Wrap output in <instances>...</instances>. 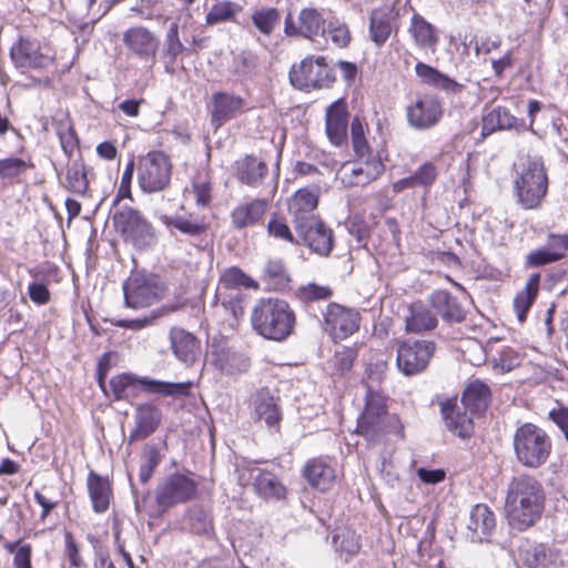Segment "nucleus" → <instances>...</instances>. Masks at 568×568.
<instances>
[{
	"instance_id": "1",
	"label": "nucleus",
	"mask_w": 568,
	"mask_h": 568,
	"mask_svg": "<svg viewBox=\"0 0 568 568\" xmlns=\"http://www.w3.org/2000/svg\"><path fill=\"white\" fill-rule=\"evenodd\" d=\"M545 505L542 485L532 476L515 477L508 486L506 507L509 521L519 530L532 526L541 516Z\"/></svg>"
},
{
	"instance_id": "2",
	"label": "nucleus",
	"mask_w": 568,
	"mask_h": 568,
	"mask_svg": "<svg viewBox=\"0 0 568 568\" xmlns=\"http://www.w3.org/2000/svg\"><path fill=\"white\" fill-rule=\"evenodd\" d=\"M251 325L261 337L284 342L293 333L296 316L291 305L282 298H260L251 311Z\"/></svg>"
},
{
	"instance_id": "3",
	"label": "nucleus",
	"mask_w": 568,
	"mask_h": 568,
	"mask_svg": "<svg viewBox=\"0 0 568 568\" xmlns=\"http://www.w3.org/2000/svg\"><path fill=\"white\" fill-rule=\"evenodd\" d=\"M514 192L523 209L536 210L541 206L548 192V175L541 158H519L515 163Z\"/></svg>"
},
{
	"instance_id": "4",
	"label": "nucleus",
	"mask_w": 568,
	"mask_h": 568,
	"mask_svg": "<svg viewBox=\"0 0 568 568\" xmlns=\"http://www.w3.org/2000/svg\"><path fill=\"white\" fill-rule=\"evenodd\" d=\"M357 429L368 442H379L383 436L393 434L404 438V425L396 414H388L385 398L368 392L364 410L357 418Z\"/></svg>"
},
{
	"instance_id": "5",
	"label": "nucleus",
	"mask_w": 568,
	"mask_h": 568,
	"mask_svg": "<svg viewBox=\"0 0 568 568\" xmlns=\"http://www.w3.org/2000/svg\"><path fill=\"white\" fill-rule=\"evenodd\" d=\"M513 443L518 463L531 469L542 466L548 460L552 449L549 435L545 429L532 423H525L517 427Z\"/></svg>"
},
{
	"instance_id": "6",
	"label": "nucleus",
	"mask_w": 568,
	"mask_h": 568,
	"mask_svg": "<svg viewBox=\"0 0 568 568\" xmlns=\"http://www.w3.org/2000/svg\"><path fill=\"white\" fill-rule=\"evenodd\" d=\"M139 384L149 393L171 397H185L191 393L193 382H164L150 377H138L130 373H122L113 376L109 382V389L114 400H128L131 396V388Z\"/></svg>"
},
{
	"instance_id": "7",
	"label": "nucleus",
	"mask_w": 568,
	"mask_h": 568,
	"mask_svg": "<svg viewBox=\"0 0 568 568\" xmlns=\"http://www.w3.org/2000/svg\"><path fill=\"white\" fill-rule=\"evenodd\" d=\"M112 223L125 242L138 248L150 246L155 241L151 223L136 209L126 205H112Z\"/></svg>"
},
{
	"instance_id": "8",
	"label": "nucleus",
	"mask_w": 568,
	"mask_h": 568,
	"mask_svg": "<svg viewBox=\"0 0 568 568\" xmlns=\"http://www.w3.org/2000/svg\"><path fill=\"white\" fill-rule=\"evenodd\" d=\"M172 162L163 151H150L138 161V184L143 193L165 190L171 182Z\"/></svg>"
},
{
	"instance_id": "9",
	"label": "nucleus",
	"mask_w": 568,
	"mask_h": 568,
	"mask_svg": "<svg viewBox=\"0 0 568 568\" xmlns=\"http://www.w3.org/2000/svg\"><path fill=\"white\" fill-rule=\"evenodd\" d=\"M288 77L294 88L305 92L328 88L335 80L324 57H306L291 68Z\"/></svg>"
},
{
	"instance_id": "10",
	"label": "nucleus",
	"mask_w": 568,
	"mask_h": 568,
	"mask_svg": "<svg viewBox=\"0 0 568 568\" xmlns=\"http://www.w3.org/2000/svg\"><path fill=\"white\" fill-rule=\"evenodd\" d=\"M326 19L323 12L316 8H303L297 21L288 13L284 21V33L288 37L300 36L308 39L315 49L325 50L326 40L323 36Z\"/></svg>"
},
{
	"instance_id": "11",
	"label": "nucleus",
	"mask_w": 568,
	"mask_h": 568,
	"mask_svg": "<svg viewBox=\"0 0 568 568\" xmlns=\"http://www.w3.org/2000/svg\"><path fill=\"white\" fill-rule=\"evenodd\" d=\"M124 305L129 308L140 310L159 302L163 296V287L160 286L153 275L135 273L122 285Z\"/></svg>"
},
{
	"instance_id": "12",
	"label": "nucleus",
	"mask_w": 568,
	"mask_h": 568,
	"mask_svg": "<svg viewBox=\"0 0 568 568\" xmlns=\"http://www.w3.org/2000/svg\"><path fill=\"white\" fill-rule=\"evenodd\" d=\"M385 171V165L376 154L356 158L341 165L336 175L345 187L365 186L377 180Z\"/></svg>"
},
{
	"instance_id": "13",
	"label": "nucleus",
	"mask_w": 568,
	"mask_h": 568,
	"mask_svg": "<svg viewBox=\"0 0 568 568\" xmlns=\"http://www.w3.org/2000/svg\"><path fill=\"white\" fill-rule=\"evenodd\" d=\"M197 493V481L191 473H173L156 488V501L161 507H171L192 500Z\"/></svg>"
},
{
	"instance_id": "14",
	"label": "nucleus",
	"mask_w": 568,
	"mask_h": 568,
	"mask_svg": "<svg viewBox=\"0 0 568 568\" xmlns=\"http://www.w3.org/2000/svg\"><path fill=\"white\" fill-rule=\"evenodd\" d=\"M435 353V343L430 341H406L398 346L396 363L406 376L422 373Z\"/></svg>"
},
{
	"instance_id": "15",
	"label": "nucleus",
	"mask_w": 568,
	"mask_h": 568,
	"mask_svg": "<svg viewBox=\"0 0 568 568\" xmlns=\"http://www.w3.org/2000/svg\"><path fill=\"white\" fill-rule=\"evenodd\" d=\"M361 315L353 308L329 303L323 312V329L333 339H345L359 328Z\"/></svg>"
},
{
	"instance_id": "16",
	"label": "nucleus",
	"mask_w": 568,
	"mask_h": 568,
	"mask_svg": "<svg viewBox=\"0 0 568 568\" xmlns=\"http://www.w3.org/2000/svg\"><path fill=\"white\" fill-rule=\"evenodd\" d=\"M300 244L305 245L311 252L326 257L334 247V232L321 217L311 220L304 225L294 229Z\"/></svg>"
},
{
	"instance_id": "17",
	"label": "nucleus",
	"mask_w": 568,
	"mask_h": 568,
	"mask_svg": "<svg viewBox=\"0 0 568 568\" xmlns=\"http://www.w3.org/2000/svg\"><path fill=\"white\" fill-rule=\"evenodd\" d=\"M406 115L412 128L427 130L438 123L443 108L435 95L425 94L407 106Z\"/></svg>"
},
{
	"instance_id": "18",
	"label": "nucleus",
	"mask_w": 568,
	"mask_h": 568,
	"mask_svg": "<svg viewBox=\"0 0 568 568\" xmlns=\"http://www.w3.org/2000/svg\"><path fill=\"white\" fill-rule=\"evenodd\" d=\"M134 428L129 443L143 440L156 432L162 422V410L152 402L138 404L134 408Z\"/></svg>"
},
{
	"instance_id": "19",
	"label": "nucleus",
	"mask_w": 568,
	"mask_h": 568,
	"mask_svg": "<svg viewBox=\"0 0 568 568\" xmlns=\"http://www.w3.org/2000/svg\"><path fill=\"white\" fill-rule=\"evenodd\" d=\"M123 43L134 55L151 62L155 61L159 47L158 38L144 27H132L123 33Z\"/></svg>"
},
{
	"instance_id": "20",
	"label": "nucleus",
	"mask_w": 568,
	"mask_h": 568,
	"mask_svg": "<svg viewBox=\"0 0 568 568\" xmlns=\"http://www.w3.org/2000/svg\"><path fill=\"white\" fill-rule=\"evenodd\" d=\"M244 99L229 92H215L211 98V123L215 130L244 110Z\"/></svg>"
},
{
	"instance_id": "21",
	"label": "nucleus",
	"mask_w": 568,
	"mask_h": 568,
	"mask_svg": "<svg viewBox=\"0 0 568 568\" xmlns=\"http://www.w3.org/2000/svg\"><path fill=\"white\" fill-rule=\"evenodd\" d=\"M495 527V514L487 505L477 504L471 508L467 523V537L471 541H488Z\"/></svg>"
},
{
	"instance_id": "22",
	"label": "nucleus",
	"mask_w": 568,
	"mask_h": 568,
	"mask_svg": "<svg viewBox=\"0 0 568 568\" xmlns=\"http://www.w3.org/2000/svg\"><path fill=\"white\" fill-rule=\"evenodd\" d=\"M466 410L456 399H446L440 403V413L447 429L460 438L470 437L474 430L473 419Z\"/></svg>"
},
{
	"instance_id": "23",
	"label": "nucleus",
	"mask_w": 568,
	"mask_h": 568,
	"mask_svg": "<svg viewBox=\"0 0 568 568\" xmlns=\"http://www.w3.org/2000/svg\"><path fill=\"white\" fill-rule=\"evenodd\" d=\"M169 337L171 349L176 359L186 366L193 365L200 354L199 338L180 327H172Z\"/></svg>"
},
{
	"instance_id": "24",
	"label": "nucleus",
	"mask_w": 568,
	"mask_h": 568,
	"mask_svg": "<svg viewBox=\"0 0 568 568\" xmlns=\"http://www.w3.org/2000/svg\"><path fill=\"white\" fill-rule=\"evenodd\" d=\"M318 204V196L315 191L300 189L295 192L288 203V211L292 216L294 229L306 224L311 220H317L315 214Z\"/></svg>"
},
{
	"instance_id": "25",
	"label": "nucleus",
	"mask_w": 568,
	"mask_h": 568,
	"mask_svg": "<svg viewBox=\"0 0 568 568\" xmlns=\"http://www.w3.org/2000/svg\"><path fill=\"white\" fill-rule=\"evenodd\" d=\"M10 58L16 68L22 72L29 69H42L49 63V58L39 51L37 43L23 39L12 45Z\"/></svg>"
},
{
	"instance_id": "26",
	"label": "nucleus",
	"mask_w": 568,
	"mask_h": 568,
	"mask_svg": "<svg viewBox=\"0 0 568 568\" xmlns=\"http://www.w3.org/2000/svg\"><path fill=\"white\" fill-rule=\"evenodd\" d=\"M233 168L235 178L253 189L261 186L268 173L266 163L252 154L236 160Z\"/></svg>"
},
{
	"instance_id": "27",
	"label": "nucleus",
	"mask_w": 568,
	"mask_h": 568,
	"mask_svg": "<svg viewBox=\"0 0 568 568\" xmlns=\"http://www.w3.org/2000/svg\"><path fill=\"white\" fill-rule=\"evenodd\" d=\"M278 400V397H275L267 388L256 392L253 398L254 413L257 419L275 430H278L282 419Z\"/></svg>"
},
{
	"instance_id": "28",
	"label": "nucleus",
	"mask_w": 568,
	"mask_h": 568,
	"mask_svg": "<svg viewBox=\"0 0 568 568\" xmlns=\"http://www.w3.org/2000/svg\"><path fill=\"white\" fill-rule=\"evenodd\" d=\"M429 303L444 322L460 323L466 317V311L459 300L446 290L433 292Z\"/></svg>"
},
{
	"instance_id": "29",
	"label": "nucleus",
	"mask_w": 568,
	"mask_h": 568,
	"mask_svg": "<svg viewBox=\"0 0 568 568\" xmlns=\"http://www.w3.org/2000/svg\"><path fill=\"white\" fill-rule=\"evenodd\" d=\"M501 130H526V123L523 119L513 115L505 106H496L483 116L481 134L490 135Z\"/></svg>"
},
{
	"instance_id": "30",
	"label": "nucleus",
	"mask_w": 568,
	"mask_h": 568,
	"mask_svg": "<svg viewBox=\"0 0 568 568\" xmlns=\"http://www.w3.org/2000/svg\"><path fill=\"white\" fill-rule=\"evenodd\" d=\"M348 113L345 105L334 102L326 111L325 131L328 140L335 146L343 145L347 140Z\"/></svg>"
},
{
	"instance_id": "31",
	"label": "nucleus",
	"mask_w": 568,
	"mask_h": 568,
	"mask_svg": "<svg viewBox=\"0 0 568 568\" xmlns=\"http://www.w3.org/2000/svg\"><path fill=\"white\" fill-rule=\"evenodd\" d=\"M491 400V392L487 384L479 379L470 382L463 392L462 406L471 415H481Z\"/></svg>"
},
{
	"instance_id": "32",
	"label": "nucleus",
	"mask_w": 568,
	"mask_h": 568,
	"mask_svg": "<svg viewBox=\"0 0 568 568\" xmlns=\"http://www.w3.org/2000/svg\"><path fill=\"white\" fill-rule=\"evenodd\" d=\"M415 72L424 84L446 93H459L464 89L463 84L424 62L416 63Z\"/></svg>"
},
{
	"instance_id": "33",
	"label": "nucleus",
	"mask_w": 568,
	"mask_h": 568,
	"mask_svg": "<svg viewBox=\"0 0 568 568\" xmlns=\"http://www.w3.org/2000/svg\"><path fill=\"white\" fill-rule=\"evenodd\" d=\"M87 487L93 511L97 514L105 513L112 497V486L109 478L91 470L87 478Z\"/></svg>"
},
{
	"instance_id": "34",
	"label": "nucleus",
	"mask_w": 568,
	"mask_h": 568,
	"mask_svg": "<svg viewBox=\"0 0 568 568\" xmlns=\"http://www.w3.org/2000/svg\"><path fill=\"white\" fill-rule=\"evenodd\" d=\"M267 209V201L255 199L234 207L231 212V222L236 230H243L257 224Z\"/></svg>"
},
{
	"instance_id": "35",
	"label": "nucleus",
	"mask_w": 568,
	"mask_h": 568,
	"mask_svg": "<svg viewBox=\"0 0 568 568\" xmlns=\"http://www.w3.org/2000/svg\"><path fill=\"white\" fill-rule=\"evenodd\" d=\"M303 474L307 483L321 491L328 490L336 478L334 468L322 458L310 459Z\"/></svg>"
},
{
	"instance_id": "36",
	"label": "nucleus",
	"mask_w": 568,
	"mask_h": 568,
	"mask_svg": "<svg viewBox=\"0 0 568 568\" xmlns=\"http://www.w3.org/2000/svg\"><path fill=\"white\" fill-rule=\"evenodd\" d=\"M408 32L419 49L435 51L439 41L436 28L419 13L410 18Z\"/></svg>"
},
{
	"instance_id": "37",
	"label": "nucleus",
	"mask_w": 568,
	"mask_h": 568,
	"mask_svg": "<svg viewBox=\"0 0 568 568\" xmlns=\"http://www.w3.org/2000/svg\"><path fill=\"white\" fill-rule=\"evenodd\" d=\"M519 558L529 568H544L554 564L557 558V551L545 545L536 542H526L519 548Z\"/></svg>"
},
{
	"instance_id": "38",
	"label": "nucleus",
	"mask_w": 568,
	"mask_h": 568,
	"mask_svg": "<svg viewBox=\"0 0 568 568\" xmlns=\"http://www.w3.org/2000/svg\"><path fill=\"white\" fill-rule=\"evenodd\" d=\"M393 9L384 6L372 11L369 18V38L377 45L382 47L392 33Z\"/></svg>"
},
{
	"instance_id": "39",
	"label": "nucleus",
	"mask_w": 568,
	"mask_h": 568,
	"mask_svg": "<svg viewBox=\"0 0 568 568\" xmlns=\"http://www.w3.org/2000/svg\"><path fill=\"white\" fill-rule=\"evenodd\" d=\"M185 50V47L180 40L179 24L172 22L165 34L164 49L161 54V60L166 73L173 75L176 72L175 62L178 57Z\"/></svg>"
},
{
	"instance_id": "40",
	"label": "nucleus",
	"mask_w": 568,
	"mask_h": 568,
	"mask_svg": "<svg viewBox=\"0 0 568 568\" xmlns=\"http://www.w3.org/2000/svg\"><path fill=\"white\" fill-rule=\"evenodd\" d=\"M438 321L422 303H414L409 307V315L406 317V329L410 333H424L437 327Z\"/></svg>"
},
{
	"instance_id": "41",
	"label": "nucleus",
	"mask_w": 568,
	"mask_h": 568,
	"mask_svg": "<svg viewBox=\"0 0 568 568\" xmlns=\"http://www.w3.org/2000/svg\"><path fill=\"white\" fill-rule=\"evenodd\" d=\"M160 221L168 229H175L187 236H200L206 232L204 220L192 214L173 216L163 214Z\"/></svg>"
},
{
	"instance_id": "42",
	"label": "nucleus",
	"mask_w": 568,
	"mask_h": 568,
	"mask_svg": "<svg viewBox=\"0 0 568 568\" xmlns=\"http://www.w3.org/2000/svg\"><path fill=\"white\" fill-rule=\"evenodd\" d=\"M256 470L257 474L254 477V488L256 493L264 499L280 500L284 498L286 488L276 475L267 470Z\"/></svg>"
},
{
	"instance_id": "43",
	"label": "nucleus",
	"mask_w": 568,
	"mask_h": 568,
	"mask_svg": "<svg viewBox=\"0 0 568 568\" xmlns=\"http://www.w3.org/2000/svg\"><path fill=\"white\" fill-rule=\"evenodd\" d=\"M179 308L180 305L176 303L165 304L161 307L152 310L148 316L133 320H111V324L120 328L141 331L148 326L153 325L160 317L168 316L169 314L176 312Z\"/></svg>"
},
{
	"instance_id": "44",
	"label": "nucleus",
	"mask_w": 568,
	"mask_h": 568,
	"mask_svg": "<svg viewBox=\"0 0 568 568\" xmlns=\"http://www.w3.org/2000/svg\"><path fill=\"white\" fill-rule=\"evenodd\" d=\"M539 284L540 274L534 273L529 276L525 288L515 296L514 308L518 321L521 323L526 320L527 313L537 297Z\"/></svg>"
},
{
	"instance_id": "45",
	"label": "nucleus",
	"mask_w": 568,
	"mask_h": 568,
	"mask_svg": "<svg viewBox=\"0 0 568 568\" xmlns=\"http://www.w3.org/2000/svg\"><path fill=\"white\" fill-rule=\"evenodd\" d=\"M55 133L59 138L61 149L68 159H71L79 148V138L68 115L53 119Z\"/></svg>"
},
{
	"instance_id": "46",
	"label": "nucleus",
	"mask_w": 568,
	"mask_h": 568,
	"mask_svg": "<svg viewBox=\"0 0 568 568\" xmlns=\"http://www.w3.org/2000/svg\"><path fill=\"white\" fill-rule=\"evenodd\" d=\"M323 36L326 40V49L328 48L329 42L333 44L334 48H346L348 47L352 40L348 26L344 21L335 17L326 21Z\"/></svg>"
},
{
	"instance_id": "47",
	"label": "nucleus",
	"mask_w": 568,
	"mask_h": 568,
	"mask_svg": "<svg viewBox=\"0 0 568 568\" xmlns=\"http://www.w3.org/2000/svg\"><path fill=\"white\" fill-rule=\"evenodd\" d=\"M268 290L283 292L288 287L290 276L281 260L268 261L262 276Z\"/></svg>"
},
{
	"instance_id": "48",
	"label": "nucleus",
	"mask_w": 568,
	"mask_h": 568,
	"mask_svg": "<svg viewBox=\"0 0 568 568\" xmlns=\"http://www.w3.org/2000/svg\"><path fill=\"white\" fill-rule=\"evenodd\" d=\"M242 11V6L231 0H219L210 8L205 16V22L209 26H215L233 21L237 13Z\"/></svg>"
},
{
	"instance_id": "49",
	"label": "nucleus",
	"mask_w": 568,
	"mask_h": 568,
	"mask_svg": "<svg viewBox=\"0 0 568 568\" xmlns=\"http://www.w3.org/2000/svg\"><path fill=\"white\" fill-rule=\"evenodd\" d=\"M64 187L80 196H84L89 190V181L84 170V164L73 161L67 169Z\"/></svg>"
},
{
	"instance_id": "50",
	"label": "nucleus",
	"mask_w": 568,
	"mask_h": 568,
	"mask_svg": "<svg viewBox=\"0 0 568 568\" xmlns=\"http://www.w3.org/2000/svg\"><path fill=\"white\" fill-rule=\"evenodd\" d=\"M230 71L241 81L252 79L257 71V57L250 51H242L234 55Z\"/></svg>"
},
{
	"instance_id": "51",
	"label": "nucleus",
	"mask_w": 568,
	"mask_h": 568,
	"mask_svg": "<svg viewBox=\"0 0 568 568\" xmlns=\"http://www.w3.org/2000/svg\"><path fill=\"white\" fill-rule=\"evenodd\" d=\"M253 26L265 36L272 34L280 24L281 14L276 8H261L252 13Z\"/></svg>"
},
{
	"instance_id": "52",
	"label": "nucleus",
	"mask_w": 568,
	"mask_h": 568,
	"mask_svg": "<svg viewBox=\"0 0 568 568\" xmlns=\"http://www.w3.org/2000/svg\"><path fill=\"white\" fill-rule=\"evenodd\" d=\"M190 529L195 535L212 537L214 535V526L212 516L202 507H193L189 510Z\"/></svg>"
},
{
	"instance_id": "53",
	"label": "nucleus",
	"mask_w": 568,
	"mask_h": 568,
	"mask_svg": "<svg viewBox=\"0 0 568 568\" xmlns=\"http://www.w3.org/2000/svg\"><path fill=\"white\" fill-rule=\"evenodd\" d=\"M222 285L226 288H254L258 287L256 281H254L251 276L244 273L240 267L232 266L226 268L220 278Z\"/></svg>"
},
{
	"instance_id": "54",
	"label": "nucleus",
	"mask_w": 568,
	"mask_h": 568,
	"mask_svg": "<svg viewBox=\"0 0 568 568\" xmlns=\"http://www.w3.org/2000/svg\"><path fill=\"white\" fill-rule=\"evenodd\" d=\"M33 165L21 158L9 156L0 159V180L12 183Z\"/></svg>"
},
{
	"instance_id": "55",
	"label": "nucleus",
	"mask_w": 568,
	"mask_h": 568,
	"mask_svg": "<svg viewBox=\"0 0 568 568\" xmlns=\"http://www.w3.org/2000/svg\"><path fill=\"white\" fill-rule=\"evenodd\" d=\"M160 462L161 455L159 449L154 445H146L141 455V464L139 469V478L141 483L145 484L151 479Z\"/></svg>"
},
{
	"instance_id": "56",
	"label": "nucleus",
	"mask_w": 568,
	"mask_h": 568,
	"mask_svg": "<svg viewBox=\"0 0 568 568\" xmlns=\"http://www.w3.org/2000/svg\"><path fill=\"white\" fill-rule=\"evenodd\" d=\"M267 233L277 241H284L293 245H300L297 235H294L286 221L274 214L267 223Z\"/></svg>"
},
{
	"instance_id": "57",
	"label": "nucleus",
	"mask_w": 568,
	"mask_h": 568,
	"mask_svg": "<svg viewBox=\"0 0 568 568\" xmlns=\"http://www.w3.org/2000/svg\"><path fill=\"white\" fill-rule=\"evenodd\" d=\"M565 257V254L559 251H549L548 248H538L530 252L526 256L525 266L539 267L550 263L558 262Z\"/></svg>"
},
{
	"instance_id": "58",
	"label": "nucleus",
	"mask_w": 568,
	"mask_h": 568,
	"mask_svg": "<svg viewBox=\"0 0 568 568\" xmlns=\"http://www.w3.org/2000/svg\"><path fill=\"white\" fill-rule=\"evenodd\" d=\"M356 358V351L351 347H342L341 351H336L332 359L333 366L339 375L348 373Z\"/></svg>"
},
{
	"instance_id": "59",
	"label": "nucleus",
	"mask_w": 568,
	"mask_h": 568,
	"mask_svg": "<svg viewBox=\"0 0 568 568\" xmlns=\"http://www.w3.org/2000/svg\"><path fill=\"white\" fill-rule=\"evenodd\" d=\"M134 160H130L122 173L118 193L113 199L112 205L120 204L123 199H131V183L134 174Z\"/></svg>"
},
{
	"instance_id": "60",
	"label": "nucleus",
	"mask_w": 568,
	"mask_h": 568,
	"mask_svg": "<svg viewBox=\"0 0 568 568\" xmlns=\"http://www.w3.org/2000/svg\"><path fill=\"white\" fill-rule=\"evenodd\" d=\"M437 168L432 162H424L413 173L417 185L423 189H429L437 179Z\"/></svg>"
},
{
	"instance_id": "61",
	"label": "nucleus",
	"mask_w": 568,
	"mask_h": 568,
	"mask_svg": "<svg viewBox=\"0 0 568 568\" xmlns=\"http://www.w3.org/2000/svg\"><path fill=\"white\" fill-rule=\"evenodd\" d=\"M298 297L304 302L326 300L332 295V291L327 286H321L315 283L301 286L297 293Z\"/></svg>"
},
{
	"instance_id": "62",
	"label": "nucleus",
	"mask_w": 568,
	"mask_h": 568,
	"mask_svg": "<svg viewBox=\"0 0 568 568\" xmlns=\"http://www.w3.org/2000/svg\"><path fill=\"white\" fill-rule=\"evenodd\" d=\"M28 295L36 305H45L50 301V291L42 282L33 281L28 286Z\"/></svg>"
},
{
	"instance_id": "63",
	"label": "nucleus",
	"mask_w": 568,
	"mask_h": 568,
	"mask_svg": "<svg viewBox=\"0 0 568 568\" xmlns=\"http://www.w3.org/2000/svg\"><path fill=\"white\" fill-rule=\"evenodd\" d=\"M548 417L562 432L568 442V407L560 406L558 408H552L548 413Z\"/></svg>"
},
{
	"instance_id": "64",
	"label": "nucleus",
	"mask_w": 568,
	"mask_h": 568,
	"mask_svg": "<svg viewBox=\"0 0 568 568\" xmlns=\"http://www.w3.org/2000/svg\"><path fill=\"white\" fill-rule=\"evenodd\" d=\"M32 547L30 544L21 545L14 552V568H32L31 565Z\"/></svg>"
}]
</instances>
